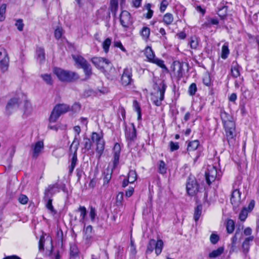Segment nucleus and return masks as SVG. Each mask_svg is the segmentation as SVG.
<instances>
[{"mask_svg": "<svg viewBox=\"0 0 259 259\" xmlns=\"http://www.w3.org/2000/svg\"><path fill=\"white\" fill-rule=\"evenodd\" d=\"M53 72L57 76L58 79L63 82H73L79 78V75L77 73L64 70L60 68H54Z\"/></svg>", "mask_w": 259, "mask_h": 259, "instance_id": "obj_1", "label": "nucleus"}, {"mask_svg": "<svg viewBox=\"0 0 259 259\" xmlns=\"http://www.w3.org/2000/svg\"><path fill=\"white\" fill-rule=\"evenodd\" d=\"M199 145V142L198 140L191 141L188 145L187 158L189 161H192L193 164L195 163L199 157V153L196 151Z\"/></svg>", "mask_w": 259, "mask_h": 259, "instance_id": "obj_2", "label": "nucleus"}, {"mask_svg": "<svg viewBox=\"0 0 259 259\" xmlns=\"http://www.w3.org/2000/svg\"><path fill=\"white\" fill-rule=\"evenodd\" d=\"M156 85H157V91L152 94L151 100L155 105L159 106L164 99L166 85L163 81Z\"/></svg>", "mask_w": 259, "mask_h": 259, "instance_id": "obj_3", "label": "nucleus"}, {"mask_svg": "<svg viewBox=\"0 0 259 259\" xmlns=\"http://www.w3.org/2000/svg\"><path fill=\"white\" fill-rule=\"evenodd\" d=\"M70 110L69 106L65 104H60L54 108L49 118L50 122H55L60 115L68 112Z\"/></svg>", "mask_w": 259, "mask_h": 259, "instance_id": "obj_4", "label": "nucleus"}, {"mask_svg": "<svg viewBox=\"0 0 259 259\" xmlns=\"http://www.w3.org/2000/svg\"><path fill=\"white\" fill-rule=\"evenodd\" d=\"M72 58L76 64L80 68L83 69L85 75L88 77H89L92 74V71L91 65L88 61L80 55H73Z\"/></svg>", "mask_w": 259, "mask_h": 259, "instance_id": "obj_5", "label": "nucleus"}, {"mask_svg": "<svg viewBox=\"0 0 259 259\" xmlns=\"http://www.w3.org/2000/svg\"><path fill=\"white\" fill-rule=\"evenodd\" d=\"M228 142L230 145L233 146L236 143V132L235 123H229L224 126Z\"/></svg>", "mask_w": 259, "mask_h": 259, "instance_id": "obj_6", "label": "nucleus"}, {"mask_svg": "<svg viewBox=\"0 0 259 259\" xmlns=\"http://www.w3.org/2000/svg\"><path fill=\"white\" fill-rule=\"evenodd\" d=\"M91 138L92 141L96 143V151L99 154V157H100L105 147V142L103 139V136L96 132H93Z\"/></svg>", "mask_w": 259, "mask_h": 259, "instance_id": "obj_7", "label": "nucleus"}, {"mask_svg": "<svg viewBox=\"0 0 259 259\" xmlns=\"http://www.w3.org/2000/svg\"><path fill=\"white\" fill-rule=\"evenodd\" d=\"M132 77V68L131 67L124 68L120 77V82L121 85L126 87L132 84L134 82Z\"/></svg>", "mask_w": 259, "mask_h": 259, "instance_id": "obj_8", "label": "nucleus"}, {"mask_svg": "<svg viewBox=\"0 0 259 259\" xmlns=\"http://www.w3.org/2000/svg\"><path fill=\"white\" fill-rule=\"evenodd\" d=\"M76 138H74V141H73L70 147V150L72 152H73V155L71 159V165L69 167V172L70 174H71L73 172L76 165L77 161L76 152L79 146V141H76Z\"/></svg>", "mask_w": 259, "mask_h": 259, "instance_id": "obj_9", "label": "nucleus"}, {"mask_svg": "<svg viewBox=\"0 0 259 259\" xmlns=\"http://www.w3.org/2000/svg\"><path fill=\"white\" fill-rule=\"evenodd\" d=\"M187 191L190 196L196 195L199 191V185L194 177L190 176L186 185Z\"/></svg>", "mask_w": 259, "mask_h": 259, "instance_id": "obj_10", "label": "nucleus"}, {"mask_svg": "<svg viewBox=\"0 0 259 259\" xmlns=\"http://www.w3.org/2000/svg\"><path fill=\"white\" fill-rule=\"evenodd\" d=\"M9 58L6 50L0 49V69L3 72L6 71L9 67Z\"/></svg>", "mask_w": 259, "mask_h": 259, "instance_id": "obj_11", "label": "nucleus"}, {"mask_svg": "<svg viewBox=\"0 0 259 259\" xmlns=\"http://www.w3.org/2000/svg\"><path fill=\"white\" fill-rule=\"evenodd\" d=\"M205 177L207 183L208 185L214 182L217 178L219 177L216 167L213 165H209L205 172Z\"/></svg>", "mask_w": 259, "mask_h": 259, "instance_id": "obj_12", "label": "nucleus"}, {"mask_svg": "<svg viewBox=\"0 0 259 259\" xmlns=\"http://www.w3.org/2000/svg\"><path fill=\"white\" fill-rule=\"evenodd\" d=\"M120 22L123 27L128 28L133 24V20L130 13L126 11H123L120 15Z\"/></svg>", "mask_w": 259, "mask_h": 259, "instance_id": "obj_13", "label": "nucleus"}, {"mask_svg": "<svg viewBox=\"0 0 259 259\" xmlns=\"http://www.w3.org/2000/svg\"><path fill=\"white\" fill-rule=\"evenodd\" d=\"M236 183L233 186V191L230 199L231 202L234 207H237L241 203V192L235 187Z\"/></svg>", "mask_w": 259, "mask_h": 259, "instance_id": "obj_14", "label": "nucleus"}, {"mask_svg": "<svg viewBox=\"0 0 259 259\" xmlns=\"http://www.w3.org/2000/svg\"><path fill=\"white\" fill-rule=\"evenodd\" d=\"M57 188L56 185H50L49 186L48 189L45 191L44 199L47 201L46 203V207L53 214H55L56 213V211L52 205V199L49 196V192L51 190L53 189L54 188Z\"/></svg>", "mask_w": 259, "mask_h": 259, "instance_id": "obj_15", "label": "nucleus"}, {"mask_svg": "<svg viewBox=\"0 0 259 259\" xmlns=\"http://www.w3.org/2000/svg\"><path fill=\"white\" fill-rule=\"evenodd\" d=\"M91 61L96 67L100 69L104 68L110 64L108 59L102 57H93Z\"/></svg>", "mask_w": 259, "mask_h": 259, "instance_id": "obj_16", "label": "nucleus"}, {"mask_svg": "<svg viewBox=\"0 0 259 259\" xmlns=\"http://www.w3.org/2000/svg\"><path fill=\"white\" fill-rule=\"evenodd\" d=\"M83 239L86 244H91L93 239V229L91 225L84 227L83 230Z\"/></svg>", "mask_w": 259, "mask_h": 259, "instance_id": "obj_17", "label": "nucleus"}, {"mask_svg": "<svg viewBox=\"0 0 259 259\" xmlns=\"http://www.w3.org/2000/svg\"><path fill=\"white\" fill-rule=\"evenodd\" d=\"M31 148L32 152V157L36 158L44 149V143L42 141H38L35 144H32Z\"/></svg>", "mask_w": 259, "mask_h": 259, "instance_id": "obj_18", "label": "nucleus"}, {"mask_svg": "<svg viewBox=\"0 0 259 259\" xmlns=\"http://www.w3.org/2000/svg\"><path fill=\"white\" fill-rule=\"evenodd\" d=\"M121 151V147L119 144L116 143L115 144L113 148V168H115L119 162V159Z\"/></svg>", "mask_w": 259, "mask_h": 259, "instance_id": "obj_19", "label": "nucleus"}, {"mask_svg": "<svg viewBox=\"0 0 259 259\" xmlns=\"http://www.w3.org/2000/svg\"><path fill=\"white\" fill-rule=\"evenodd\" d=\"M184 64L179 61H175L172 64V70L179 78L183 77L184 74Z\"/></svg>", "mask_w": 259, "mask_h": 259, "instance_id": "obj_20", "label": "nucleus"}, {"mask_svg": "<svg viewBox=\"0 0 259 259\" xmlns=\"http://www.w3.org/2000/svg\"><path fill=\"white\" fill-rule=\"evenodd\" d=\"M19 103L20 101L18 98L11 99L6 106L7 110L9 112L11 113L13 110L15 109L18 107Z\"/></svg>", "mask_w": 259, "mask_h": 259, "instance_id": "obj_21", "label": "nucleus"}, {"mask_svg": "<svg viewBox=\"0 0 259 259\" xmlns=\"http://www.w3.org/2000/svg\"><path fill=\"white\" fill-rule=\"evenodd\" d=\"M221 117L223 121L224 126L228 124L229 123H235L233 121L232 116L225 111L221 112Z\"/></svg>", "mask_w": 259, "mask_h": 259, "instance_id": "obj_22", "label": "nucleus"}, {"mask_svg": "<svg viewBox=\"0 0 259 259\" xmlns=\"http://www.w3.org/2000/svg\"><path fill=\"white\" fill-rule=\"evenodd\" d=\"M254 237L253 236H249L245 238L242 243V249L244 254H246L249 249L250 242L253 241Z\"/></svg>", "mask_w": 259, "mask_h": 259, "instance_id": "obj_23", "label": "nucleus"}, {"mask_svg": "<svg viewBox=\"0 0 259 259\" xmlns=\"http://www.w3.org/2000/svg\"><path fill=\"white\" fill-rule=\"evenodd\" d=\"M125 136L127 140L130 141L134 140L136 137V130L133 124L132 128H129L125 131Z\"/></svg>", "mask_w": 259, "mask_h": 259, "instance_id": "obj_24", "label": "nucleus"}, {"mask_svg": "<svg viewBox=\"0 0 259 259\" xmlns=\"http://www.w3.org/2000/svg\"><path fill=\"white\" fill-rule=\"evenodd\" d=\"M33 111V108L31 104L28 101H26L24 105V114L29 116Z\"/></svg>", "mask_w": 259, "mask_h": 259, "instance_id": "obj_25", "label": "nucleus"}, {"mask_svg": "<svg viewBox=\"0 0 259 259\" xmlns=\"http://www.w3.org/2000/svg\"><path fill=\"white\" fill-rule=\"evenodd\" d=\"M140 33L142 37V38L147 41L149 39L150 36V29L148 27H143L141 30Z\"/></svg>", "mask_w": 259, "mask_h": 259, "instance_id": "obj_26", "label": "nucleus"}, {"mask_svg": "<svg viewBox=\"0 0 259 259\" xmlns=\"http://www.w3.org/2000/svg\"><path fill=\"white\" fill-rule=\"evenodd\" d=\"M113 166L111 168H109V166L108 167L106 172H104V177L103 178L104 180V185L108 184L109 182L111 179L112 169H113Z\"/></svg>", "mask_w": 259, "mask_h": 259, "instance_id": "obj_27", "label": "nucleus"}, {"mask_svg": "<svg viewBox=\"0 0 259 259\" xmlns=\"http://www.w3.org/2000/svg\"><path fill=\"white\" fill-rule=\"evenodd\" d=\"M163 246V242L161 240H155V251L156 254L158 255L162 251Z\"/></svg>", "mask_w": 259, "mask_h": 259, "instance_id": "obj_28", "label": "nucleus"}, {"mask_svg": "<svg viewBox=\"0 0 259 259\" xmlns=\"http://www.w3.org/2000/svg\"><path fill=\"white\" fill-rule=\"evenodd\" d=\"M145 54L149 62H152L155 58V55L150 47H147L145 49Z\"/></svg>", "mask_w": 259, "mask_h": 259, "instance_id": "obj_29", "label": "nucleus"}, {"mask_svg": "<svg viewBox=\"0 0 259 259\" xmlns=\"http://www.w3.org/2000/svg\"><path fill=\"white\" fill-rule=\"evenodd\" d=\"M224 251L223 247H219L217 249L213 250L209 253L208 257L209 258H215L221 255Z\"/></svg>", "mask_w": 259, "mask_h": 259, "instance_id": "obj_30", "label": "nucleus"}, {"mask_svg": "<svg viewBox=\"0 0 259 259\" xmlns=\"http://www.w3.org/2000/svg\"><path fill=\"white\" fill-rule=\"evenodd\" d=\"M230 53V51L228 47V44L226 42L222 48V52H221V57L223 59H226L228 55Z\"/></svg>", "mask_w": 259, "mask_h": 259, "instance_id": "obj_31", "label": "nucleus"}, {"mask_svg": "<svg viewBox=\"0 0 259 259\" xmlns=\"http://www.w3.org/2000/svg\"><path fill=\"white\" fill-rule=\"evenodd\" d=\"M174 21V17L172 14L166 13L163 18V21L165 24L169 25L172 23Z\"/></svg>", "mask_w": 259, "mask_h": 259, "instance_id": "obj_32", "label": "nucleus"}, {"mask_svg": "<svg viewBox=\"0 0 259 259\" xmlns=\"http://www.w3.org/2000/svg\"><path fill=\"white\" fill-rule=\"evenodd\" d=\"M231 72L233 77L236 78L240 76L239 66L237 63L232 66Z\"/></svg>", "mask_w": 259, "mask_h": 259, "instance_id": "obj_33", "label": "nucleus"}, {"mask_svg": "<svg viewBox=\"0 0 259 259\" xmlns=\"http://www.w3.org/2000/svg\"><path fill=\"white\" fill-rule=\"evenodd\" d=\"M37 58L41 63L45 59V54L44 49L42 48H38L36 50Z\"/></svg>", "mask_w": 259, "mask_h": 259, "instance_id": "obj_34", "label": "nucleus"}, {"mask_svg": "<svg viewBox=\"0 0 259 259\" xmlns=\"http://www.w3.org/2000/svg\"><path fill=\"white\" fill-rule=\"evenodd\" d=\"M202 206L201 205H198L195 209L194 213V219L195 222H197L199 219L202 212Z\"/></svg>", "mask_w": 259, "mask_h": 259, "instance_id": "obj_35", "label": "nucleus"}, {"mask_svg": "<svg viewBox=\"0 0 259 259\" xmlns=\"http://www.w3.org/2000/svg\"><path fill=\"white\" fill-rule=\"evenodd\" d=\"M110 7L112 13L115 15L118 8V0H110Z\"/></svg>", "mask_w": 259, "mask_h": 259, "instance_id": "obj_36", "label": "nucleus"}, {"mask_svg": "<svg viewBox=\"0 0 259 259\" xmlns=\"http://www.w3.org/2000/svg\"><path fill=\"white\" fill-rule=\"evenodd\" d=\"M235 228V223L234 221L232 220H228L226 224V229L227 231V232L229 234L232 233Z\"/></svg>", "mask_w": 259, "mask_h": 259, "instance_id": "obj_37", "label": "nucleus"}, {"mask_svg": "<svg viewBox=\"0 0 259 259\" xmlns=\"http://www.w3.org/2000/svg\"><path fill=\"white\" fill-rule=\"evenodd\" d=\"M137 179V173L135 170H130L128 174L127 179L130 183H133Z\"/></svg>", "mask_w": 259, "mask_h": 259, "instance_id": "obj_38", "label": "nucleus"}, {"mask_svg": "<svg viewBox=\"0 0 259 259\" xmlns=\"http://www.w3.org/2000/svg\"><path fill=\"white\" fill-rule=\"evenodd\" d=\"M111 41L112 40L111 38H107L102 43V48L105 53H107L109 52Z\"/></svg>", "mask_w": 259, "mask_h": 259, "instance_id": "obj_39", "label": "nucleus"}, {"mask_svg": "<svg viewBox=\"0 0 259 259\" xmlns=\"http://www.w3.org/2000/svg\"><path fill=\"white\" fill-rule=\"evenodd\" d=\"M158 171L161 174H165L167 171V167L165 162L163 160L159 161L158 164Z\"/></svg>", "mask_w": 259, "mask_h": 259, "instance_id": "obj_40", "label": "nucleus"}, {"mask_svg": "<svg viewBox=\"0 0 259 259\" xmlns=\"http://www.w3.org/2000/svg\"><path fill=\"white\" fill-rule=\"evenodd\" d=\"M159 66L160 67L164 69L166 71H168V69L166 66L164 64V61L161 59H159L157 58H155L151 62Z\"/></svg>", "mask_w": 259, "mask_h": 259, "instance_id": "obj_41", "label": "nucleus"}, {"mask_svg": "<svg viewBox=\"0 0 259 259\" xmlns=\"http://www.w3.org/2000/svg\"><path fill=\"white\" fill-rule=\"evenodd\" d=\"M133 107L135 110V111L137 112L138 116V119L140 120L141 119V110L140 106L138 103V102L135 100L133 102Z\"/></svg>", "mask_w": 259, "mask_h": 259, "instance_id": "obj_42", "label": "nucleus"}, {"mask_svg": "<svg viewBox=\"0 0 259 259\" xmlns=\"http://www.w3.org/2000/svg\"><path fill=\"white\" fill-rule=\"evenodd\" d=\"M41 77L43 79V80L49 85H52L53 84V81L51 75L49 74H44L41 75Z\"/></svg>", "mask_w": 259, "mask_h": 259, "instance_id": "obj_43", "label": "nucleus"}, {"mask_svg": "<svg viewBox=\"0 0 259 259\" xmlns=\"http://www.w3.org/2000/svg\"><path fill=\"white\" fill-rule=\"evenodd\" d=\"M6 8L7 5L5 4L2 5L0 7V21H3L5 19Z\"/></svg>", "mask_w": 259, "mask_h": 259, "instance_id": "obj_44", "label": "nucleus"}, {"mask_svg": "<svg viewBox=\"0 0 259 259\" xmlns=\"http://www.w3.org/2000/svg\"><path fill=\"white\" fill-rule=\"evenodd\" d=\"M63 34V30L61 27H58L55 30L54 35L56 39H60Z\"/></svg>", "mask_w": 259, "mask_h": 259, "instance_id": "obj_45", "label": "nucleus"}, {"mask_svg": "<svg viewBox=\"0 0 259 259\" xmlns=\"http://www.w3.org/2000/svg\"><path fill=\"white\" fill-rule=\"evenodd\" d=\"M155 249V240L151 239L149 241V243L147 245V249L146 252L150 253Z\"/></svg>", "mask_w": 259, "mask_h": 259, "instance_id": "obj_46", "label": "nucleus"}, {"mask_svg": "<svg viewBox=\"0 0 259 259\" xmlns=\"http://www.w3.org/2000/svg\"><path fill=\"white\" fill-rule=\"evenodd\" d=\"M78 210L80 212V221L83 222L87 215V209L84 206H80Z\"/></svg>", "mask_w": 259, "mask_h": 259, "instance_id": "obj_47", "label": "nucleus"}, {"mask_svg": "<svg viewBox=\"0 0 259 259\" xmlns=\"http://www.w3.org/2000/svg\"><path fill=\"white\" fill-rule=\"evenodd\" d=\"M248 213V211H247L246 207H244L239 214V219L241 221H244L247 217Z\"/></svg>", "mask_w": 259, "mask_h": 259, "instance_id": "obj_48", "label": "nucleus"}, {"mask_svg": "<svg viewBox=\"0 0 259 259\" xmlns=\"http://www.w3.org/2000/svg\"><path fill=\"white\" fill-rule=\"evenodd\" d=\"M198 45V39L194 37H191V40L190 41V46L191 49H196Z\"/></svg>", "mask_w": 259, "mask_h": 259, "instance_id": "obj_49", "label": "nucleus"}, {"mask_svg": "<svg viewBox=\"0 0 259 259\" xmlns=\"http://www.w3.org/2000/svg\"><path fill=\"white\" fill-rule=\"evenodd\" d=\"M145 7L146 9L148 10V12L146 15V18L149 19L152 18L153 11L151 9V5L150 4H147Z\"/></svg>", "mask_w": 259, "mask_h": 259, "instance_id": "obj_50", "label": "nucleus"}, {"mask_svg": "<svg viewBox=\"0 0 259 259\" xmlns=\"http://www.w3.org/2000/svg\"><path fill=\"white\" fill-rule=\"evenodd\" d=\"M197 91V87L195 83H192L189 88V93L191 96H193L195 95L196 92Z\"/></svg>", "mask_w": 259, "mask_h": 259, "instance_id": "obj_51", "label": "nucleus"}, {"mask_svg": "<svg viewBox=\"0 0 259 259\" xmlns=\"http://www.w3.org/2000/svg\"><path fill=\"white\" fill-rule=\"evenodd\" d=\"M220 240L219 236L216 234L212 233L210 237V241L213 244H215Z\"/></svg>", "mask_w": 259, "mask_h": 259, "instance_id": "obj_52", "label": "nucleus"}, {"mask_svg": "<svg viewBox=\"0 0 259 259\" xmlns=\"http://www.w3.org/2000/svg\"><path fill=\"white\" fill-rule=\"evenodd\" d=\"M18 201L22 204H26L28 202V198L25 195L21 194L19 197Z\"/></svg>", "mask_w": 259, "mask_h": 259, "instance_id": "obj_53", "label": "nucleus"}, {"mask_svg": "<svg viewBox=\"0 0 259 259\" xmlns=\"http://www.w3.org/2000/svg\"><path fill=\"white\" fill-rule=\"evenodd\" d=\"M70 255L72 256H75L78 253V250L75 245H73L70 246Z\"/></svg>", "mask_w": 259, "mask_h": 259, "instance_id": "obj_54", "label": "nucleus"}, {"mask_svg": "<svg viewBox=\"0 0 259 259\" xmlns=\"http://www.w3.org/2000/svg\"><path fill=\"white\" fill-rule=\"evenodd\" d=\"M45 241V239L44 236L42 235L39 241L38 244V248L40 251H43L44 250V243Z\"/></svg>", "mask_w": 259, "mask_h": 259, "instance_id": "obj_55", "label": "nucleus"}, {"mask_svg": "<svg viewBox=\"0 0 259 259\" xmlns=\"http://www.w3.org/2000/svg\"><path fill=\"white\" fill-rule=\"evenodd\" d=\"M203 82L206 86H209L211 84V79L208 74H205L203 77Z\"/></svg>", "mask_w": 259, "mask_h": 259, "instance_id": "obj_56", "label": "nucleus"}, {"mask_svg": "<svg viewBox=\"0 0 259 259\" xmlns=\"http://www.w3.org/2000/svg\"><path fill=\"white\" fill-rule=\"evenodd\" d=\"M84 148L86 149L87 150H89L91 149L92 147L91 142L89 138H84Z\"/></svg>", "mask_w": 259, "mask_h": 259, "instance_id": "obj_57", "label": "nucleus"}, {"mask_svg": "<svg viewBox=\"0 0 259 259\" xmlns=\"http://www.w3.org/2000/svg\"><path fill=\"white\" fill-rule=\"evenodd\" d=\"M15 25L16 26L17 29L19 31H22L23 29L24 24L23 23V21L22 19H19L16 21L15 23Z\"/></svg>", "mask_w": 259, "mask_h": 259, "instance_id": "obj_58", "label": "nucleus"}, {"mask_svg": "<svg viewBox=\"0 0 259 259\" xmlns=\"http://www.w3.org/2000/svg\"><path fill=\"white\" fill-rule=\"evenodd\" d=\"M123 199V193L122 192L119 193L116 196V203L117 205L122 204Z\"/></svg>", "mask_w": 259, "mask_h": 259, "instance_id": "obj_59", "label": "nucleus"}, {"mask_svg": "<svg viewBox=\"0 0 259 259\" xmlns=\"http://www.w3.org/2000/svg\"><path fill=\"white\" fill-rule=\"evenodd\" d=\"M169 146H170V150L171 151L177 150L179 148L178 143H177V142L175 143L172 141L169 143Z\"/></svg>", "mask_w": 259, "mask_h": 259, "instance_id": "obj_60", "label": "nucleus"}, {"mask_svg": "<svg viewBox=\"0 0 259 259\" xmlns=\"http://www.w3.org/2000/svg\"><path fill=\"white\" fill-rule=\"evenodd\" d=\"M96 216V209L91 207L90 211V217L91 218V221L94 222L95 221V217Z\"/></svg>", "mask_w": 259, "mask_h": 259, "instance_id": "obj_61", "label": "nucleus"}, {"mask_svg": "<svg viewBox=\"0 0 259 259\" xmlns=\"http://www.w3.org/2000/svg\"><path fill=\"white\" fill-rule=\"evenodd\" d=\"M114 46L115 47H117L120 49L121 51L123 52H126L125 49L124 48V47L122 46L121 42L120 41H114Z\"/></svg>", "mask_w": 259, "mask_h": 259, "instance_id": "obj_62", "label": "nucleus"}, {"mask_svg": "<svg viewBox=\"0 0 259 259\" xmlns=\"http://www.w3.org/2000/svg\"><path fill=\"white\" fill-rule=\"evenodd\" d=\"M167 2L166 1H163L160 4V11L162 12H163L165 10L166 7H167Z\"/></svg>", "mask_w": 259, "mask_h": 259, "instance_id": "obj_63", "label": "nucleus"}, {"mask_svg": "<svg viewBox=\"0 0 259 259\" xmlns=\"http://www.w3.org/2000/svg\"><path fill=\"white\" fill-rule=\"evenodd\" d=\"M255 201L253 200H251L249 203L248 207L246 208L247 211H251L253 209Z\"/></svg>", "mask_w": 259, "mask_h": 259, "instance_id": "obj_64", "label": "nucleus"}]
</instances>
